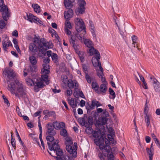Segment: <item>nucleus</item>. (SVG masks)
<instances>
[{"instance_id": "nucleus-1", "label": "nucleus", "mask_w": 160, "mask_h": 160, "mask_svg": "<svg viewBox=\"0 0 160 160\" xmlns=\"http://www.w3.org/2000/svg\"><path fill=\"white\" fill-rule=\"evenodd\" d=\"M109 134L107 135L108 139L105 138L104 139L103 136L102 135L98 139H95L94 140V143L97 146H99L101 150L104 149L108 153L110 152L111 149L110 142L114 145L117 143L116 141L114 139L113 137L115 134L112 128L111 131H109Z\"/></svg>"}, {"instance_id": "nucleus-2", "label": "nucleus", "mask_w": 160, "mask_h": 160, "mask_svg": "<svg viewBox=\"0 0 160 160\" xmlns=\"http://www.w3.org/2000/svg\"><path fill=\"white\" fill-rule=\"evenodd\" d=\"M8 82H8L7 89L11 94L14 95L19 98L26 94L25 88L21 82L18 80H15L14 82H12L10 83H9Z\"/></svg>"}, {"instance_id": "nucleus-3", "label": "nucleus", "mask_w": 160, "mask_h": 160, "mask_svg": "<svg viewBox=\"0 0 160 160\" xmlns=\"http://www.w3.org/2000/svg\"><path fill=\"white\" fill-rule=\"evenodd\" d=\"M43 68L41 69V78L40 81H38L37 79H36V82H35V85L34 87V89L36 92H38L39 90L36 89L37 87L38 88H43L44 86L43 82H45L47 85L49 83V80H48V74L50 73V68L49 65H46L45 64H42Z\"/></svg>"}, {"instance_id": "nucleus-4", "label": "nucleus", "mask_w": 160, "mask_h": 160, "mask_svg": "<svg viewBox=\"0 0 160 160\" xmlns=\"http://www.w3.org/2000/svg\"><path fill=\"white\" fill-rule=\"evenodd\" d=\"M102 114L103 116L104 115L105 117H99L98 120H96L95 122V125L97 128L101 127L102 128H104V125H105L107 122L108 118L107 117L109 116L108 112L105 110L103 112Z\"/></svg>"}, {"instance_id": "nucleus-5", "label": "nucleus", "mask_w": 160, "mask_h": 160, "mask_svg": "<svg viewBox=\"0 0 160 160\" xmlns=\"http://www.w3.org/2000/svg\"><path fill=\"white\" fill-rule=\"evenodd\" d=\"M65 140V144L66 145V150L70 153L71 157L76 158L77 156V152H76L74 149H72L71 145H72L73 143L71 139L69 137H66Z\"/></svg>"}, {"instance_id": "nucleus-6", "label": "nucleus", "mask_w": 160, "mask_h": 160, "mask_svg": "<svg viewBox=\"0 0 160 160\" xmlns=\"http://www.w3.org/2000/svg\"><path fill=\"white\" fill-rule=\"evenodd\" d=\"M74 22L76 25V29L78 33L82 32V33L85 34V27L82 19L80 18H76L74 19Z\"/></svg>"}, {"instance_id": "nucleus-7", "label": "nucleus", "mask_w": 160, "mask_h": 160, "mask_svg": "<svg viewBox=\"0 0 160 160\" xmlns=\"http://www.w3.org/2000/svg\"><path fill=\"white\" fill-rule=\"evenodd\" d=\"M34 42L38 43V46L41 48H42L43 46L48 49L53 47L52 43L46 41L44 38H42L40 40H39L38 38H35Z\"/></svg>"}, {"instance_id": "nucleus-8", "label": "nucleus", "mask_w": 160, "mask_h": 160, "mask_svg": "<svg viewBox=\"0 0 160 160\" xmlns=\"http://www.w3.org/2000/svg\"><path fill=\"white\" fill-rule=\"evenodd\" d=\"M79 121L82 126L85 127L91 126L93 123V119L92 118L85 116L79 118Z\"/></svg>"}, {"instance_id": "nucleus-9", "label": "nucleus", "mask_w": 160, "mask_h": 160, "mask_svg": "<svg viewBox=\"0 0 160 160\" xmlns=\"http://www.w3.org/2000/svg\"><path fill=\"white\" fill-rule=\"evenodd\" d=\"M0 11L2 13V15L3 20L7 21L10 16V14L8 7L5 4L0 6Z\"/></svg>"}, {"instance_id": "nucleus-10", "label": "nucleus", "mask_w": 160, "mask_h": 160, "mask_svg": "<svg viewBox=\"0 0 160 160\" xmlns=\"http://www.w3.org/2000/svg\"><path fill=\"white\" fill-rule=\"evenodd\" d=\"M85 34L86 33L84 34V33H82V34H80L79 33H77L75 34V36L81 42H83L86 46L89 47L92 45L93 43L89 39L85 38Z\"/></svg>"}, {"instance_id": "nucleus-11", "label": "nucleus", "mask_w": 160, "mask_h": 160, "mask_svg": "<svg viewBox=\"0 0 160 160\" xmlns=\"http://www.w3.org/2000/svg\"><path fill=\"white\" fill-rule=\"evenodd\" d=\"M98 53V55H97L96 57H93L92 58V62L94 67L96 68L98 67H100L101 66V64L99 60L100 58V55L99 52H97Z\"/></svg>"}, {"instance_id": "nucleus-12", "label": "nucleus", "mask_w": 160, "mask_h": 160, "mask_svg": "<svg viewBox=\"0 0 160 160\" xmlns=\"http://www.w3.org/2000/svg\"><path fill=\"white\" fill-rule=\"evenodd\" d=\"M3 73L7 76L8 78H13L15 76V74L13 70L8 68H6L4 71Z\"/></svg>"}, {"instance_id": "nucleus-13", "label": "nucleus", "mask_w": 160, "mask_h": 160, "mask_svg": "<svg viewBox=\"0 0 160 160\" xmlns=\"http://www.w3.org/2000/svg\"><path fill=\"white\" fill-rule=\"evenodd\" d=\"M86 2L84 0H78V5L79 6L78 8V11L81 14H82L85 11V5Z\"/></svg>"}, {"instance_id": "nucleus-14", "label": "nucleus", "mask_w": 160, "mask_h": 160, "mask_svg": "<svg viewBox=\"0 0 160 160\" xmlns=\"http://www.w3.org/2000/svg\"><path fill=\"white\" fill-rule=\"evenodd\" d=\"M58 140H56L55 142L50 145V142H48V148L50 151L53 150L55 152L56 150H58L60 148V147L58 144Z\"/></svg>"}, {"instance_id": "nucleus-15", "label": "nucleus", "mask_w": 160, "mask_h": 160, "mask_svg": "<svg viewBox=\"0 0 160 160\" xmlns=\"http://www.w3.org/2000/svg\"><path fill=\"white\" fill-rule=\"evenodd\" d=\"M151 79L153 80V86L154 90L157 92H160V83L154 77L150 78Z\"/></svg>"}, {"instance_id": "nucleus-16", "label": "nucleus", "mask_w": 160, "mask_h": 160, "mask_svg": "<svg viewBox=\"0 0 160 160\" xmlns=\"http://www.w3.org/2000/svg\"><path fill=\"white\" fill-rule=\"evenodd\" d=\"M68 87L70 89H75L77 88L78 87V84L77 81L75 80H72L70 79L68 80V84L67 85Z\"/></svg>"}, {"instance_id": "nucleus-17", "label": "nucleus", "mask_w": 160, "mask_h": 160, "mask_svg": "<svg viewBox=\"0 0 160 160\" xmlns=\"http://www.w3.org/2000/svg\"><path fill=\"white\" fill-rule=\"evenodd\" d=\"M92 135L93 138H95L94 141L95 139H98V138L100 136L101 137L102 135L103 136L104 138L105 137L104 133L102 134L101 130L99 128L97 129L96 130H93L92 133ZM99 138H98V139Z\"/></svg>"}, {"instance_id": "nucleus-18", "label": "nucleus", "mask_w": 160, "mask_h": 160, "mask_svg": "<svg viewBox=\"0 0 160 160\" xmlns=\"http://www.w3.org/2000/svg\"><path fill=\"white\" fill-rule=\"evenodd\" d=\"M99 70L98 69L96 70L97 75L101 79V80L102 82H106V79L105 77H103V70L102 68V66H100Z\"/></svg>"}, {"instance_id": "nucleus-19", "label": "nucleus", "mask_w": 160, "mask_h": 160, "mask_svg": "<svg viewBox=\"0 0 160 160\" xmlns=\"http://www.w3.org/2000/svg\"><path fill=\"white\" fill-rule=\"evenodd\" d=\"M53 126L55 129L57 130L65 128V124L63 122H53Z\"/></svg>"}, {"instance_id": "nucleus-20", "label": "nucleus", "mask_w": 160, "mask_h": 160, "mask_svg": "<svg viewBox=\"0 0 160 160\" xmlns=\"http://www.w3.org/2000/svg\"><path fill=\"white\" fill-rule=\"evenodd\" d=\"M147 108L146 105H145L144 108V114L145 115V122L146 124L147 127H148L150 125V119L152 118V117L151 115H148V112H146Z\"/></svg>"}, {"instance_id": "nucleus-21", "label": "nucleus", "mask_w": 160, "mask_h": 160, "mask_svg": "<svg viewBox=\"0 0 160 160\" xmlns=\"http://www.w3.org/2000/svg\"><path fill=\"white\" fill-rule=\"evenodd\" d=\"M73 15V12L72 9H69L67 11H65L64 13V16L66 20H69Z\"/></svg>"}, {"instance_id": "nucleus-22", "label": "nucleus", "mask_w": 160, "mask_h": 160, "mask_svg": "<svg viewBox=\"0 0 160 160\" xmlns=\"http://www.w3.org/2000/svg\"><path fill=\"white\" fill-rule=\"evenodd\" d=\"M108 90V87L105 84H102L100 85L99 88L98 93H101L103 95H105Z\"/></svg>"}, {"instance_id": "nucleus-23", "label": "nucleus", "mask_w": 160, "mask_h": 160, "mask_svg": "<svg viewBox=\"0 0 160 160\" xmlns=\"http://www.w3.org/2000/svg\"><path fill=\"white\" fill-rule=\"evenodd\" d=\"M68 103L72 108H75L77 106L76 99L71 97L68 98Z\"/></svg>"}, {"instance_id": "nucleus-24", "label": "nucleus", "mask_w": 160, "mask_h": 160, "mask_svg": "<svg viewBox=\"0 0 160 160\" xmlns=\"http://www.w3.org/2000/svg\"><path fill=\"white\" fill-rule=\"evenodd\" d=\"M62 81L61 85L63 88H66L67 86L68 82L69 80L68 79L67 76L65 75H62L61 77Z\"/></svg>"}, {"instance_id": "nucleus-25", "label": "nucleus", "mask_w": 160, "mask_h": 160, "mask_svg": "<svg viewBox=\"0 0 160 160\" xmlns=\"http://www.w3.org/2000/svg\"><path fill=\"white\" fill-rule=\"evenodd\" d=\"M29 52L32 53H35L38 51V48L34 43H32L30 44Z\"/></svg>"}, {"instance_id": "nucleus-26", "label": "nucleus", "mask_w": 160, "mask_h": 160, "mask_svg": "<svg viewBox=\"0 0 160 160\" xmlns=\"http://www.w3.org/2000/svg\"><path fill=\"white\" fill-rule=\"evenodd\" d=\"M64 0V4L65 7L67 9H70L73 7L72 3L74 2L75 0Z\"/></svg>"}, {"instance_id": "nucleus-27", "label": "nucleus", "mask_w": 160, "mask_h": 160, "mask_svg": "<svg viewBox=\"0 0 160 160\" xmlns=\"http://www.w3.org/2000/svg\"><path fill=\"white\" fill-rule=\"evenodd\" d=\"M27 20L31 22H36L37 17L34 16L32 14L29 13L27 14Z\"/></svg>"}, {"instance_id": "nucleus-28", "label": "nucleus", "mask_w": 160, "mask_h": 160, "mask_svg": "<svg viewBox=\"0 0 160 160\" xmlns=\"http://www.w3.org/2000/svg\"><path fill=\"white\" fill-rule=\"evenodd\" d=\"M92 88L97 93H98L99 91V85L96 81L92 82Z\"/></svg>"}, {"instance_id": "nucleus-29", "label": "nucleus", "mask_w": 160, "mask_h": 160, "mask_svg": "<svg viewBox=\"0 0 160 160\" xmlns=\"http://www.w3.org/2000/svg\"><path fill=\"white\" fill-rule=\"evenodd\" d=\"M89 48L88 53L91 56H92L95 54L96 56L98 55V53L97 52H98L97 50H96L94 48L91 46L88 47Z\"/></svg>"}, {"instance_id": "nucleus-30", "label": "nucleus", "mask_w": 160, "mask_h": 160, "mask_svg": "<svg viewBox=\"0 0 160 160\" xmlns=\"http://www.w3.org/2000/svg\"><path fill=\"white\" fill-rule=\"evenodd\" d=\"M3 48L4 51H7L8 47L12 46V44L10 41H5L2 42Z\"/></svg>"}, {"instance_id": "nucleus-31", "label": "nucleus", "mask_w": 160, "mask_h": 160, "mask_svg": "<svg viewBox=\"0 0 160 160\" xmlns=\"http://www.w3.org/2000/svg\"><path fill=\"white\" fill-rule=\"evenodd\" d=\"M32 7L36 13H39L40 12V7L38 4L36 3L32 4Z\"/></svg>"}, {"instance_id": "nucleus-32", "label": "nucleus", "mask_w": 160, "mask_h": 160, "mask_svg": "<svg viewBox=\"0 0 160 160\" xmlns=\"http://www.w3.org/2000/svg\"><path fill=\"white\" fill-rule=\"evenodd\" d=\"M26 81L27 84L29 86H33L35 85V79L33 80L30 78H28L26 79Z\"/></svg>"}, {"instance_id": "nucleus-33", "label": "nucleus", "mask_w": 160, "mask_h": 160, "mask_svg": "<svg viewBox=\"0 0 160 160\" xmlns=\"http://www.w3.org/2000/svg\"><path fill=\"white\" fill-rule=\"evenodd\" d=\"M146 151L148 154L149 156V160H152V158L153 155V150L149 149V148H146Z\"/></svg>"}, {"instance_id": "nucleus-34", "label": "nucleus", "mask_w": 160, "mask_h": 160, "mask_svg": "<svg viewBox=\"0 0 160 160\" xmlns=\"http://www.w3.org/2000/svg\"><path fill=\"white\" fill-rule=\"evenodd\" d=\"M73 36H71V38L70 40L71 43L72 44V46L75 50L78 48V45L75 44V41L73 39Z\"/></svg>"}, {"instance_id": "nucleus-35", "label": "nucleus", "mask_w": 160, "mask_h": 160, "mask_svg": "<svg viewBox=\"0 0 160 160\" xmlns=\"http://www.w3.org/2000/svg\"><path fill=\"white\" fill-rule=\"evenodd\" d=\"M29 60L30 63L32 65H35L37 63V61L35 57L33 56H31L29 57Z\"/></svg>"}, {"instance_id": "nucleus-36", "label": "nucleus", "mask_w": 160, "mask_h": 160, "mask_svg": "<svg viewBox=\"0 0 160 160\" xmlns=\"http://www.w3.org/2000/svg\"><path fill=\"white\" fill-rule=\"evenodd\" d=\"M132 45L134 48H135V44L138 43V38L135 35H133L132 36Z\"/></svg>"}, {"instance_id": "nucleus-37", "label": "nucleus", "mask_w": 160, "mask_h": 160, "mask_svg": "<svg viewBox=\"0 0 160 160\" xmlns=\"http://www.w3.org/2000/svg\"><path fill=\"white\" fill-rule=\"evenodd\" d=\"M60 134L63 137H66L68 136V132L65 128L62 129L60 131Z\"/></svg>"}, {"instance_id": "nucleus-38", "label": "nucleus", "mask_w": 160, "mask_h": 160, "mask_svg": "<svg viewBox=\"0 0 160 160\" xmlns=\"http://www.w3.org/2000/svg\"><path fill=\"white\" fill-rule=\"evenodd\" d=\"M109 91L110 94L112 95V97H110L109 98L111 99H114L116 97L115 93L114 91L111 88H109Z\"/></svg>"}, {"instance_id": "nucleus-39", "label": "nucleus", "mask_w": 160, "mask_h": 160, "mask_svg": "<svg viewBox=\"0 0 160 160\" xmlns=\"http://www.w3.org/2000/svg\"><path fill=\"white\" fill-rule=\"evenodd\" d=\"M86 127V129L85 130V132L86 133L88 134H92L93 130L92 127H90V126Z\"/></svg>"}, {"instance_id": "nucleus-40", "label": "nucleus", "mask_w": 160, "mask_h": 160, "mask_svg": "<svg viewBox=\"0 0 160 160\" xmlns=\"http://www.w3.org/2000/svg\"><path fill=\"white\" fill-rule=\"evenodd\" d=\"M69 20H66L65 22V27L64 28L71 29L72 28L71 23L69 21Z\"/></svg>"}, {"instance_id": "nucleus-41", "label": "nucleus", "mask_w": 160, "mask_h": 160, "mask_svg": "<svg viewBox=\"0 0 160 160\" xmlns=\"http://www.w3.org/2000/svg\"><path fill=\"white\" fill-rule=\"evenodd\" d=\"M55 152H56V154L59 157L58 158V159L59 160V159L60 157H62V151L60 149H58V150H56L55 151Z\"/></svg>"}, {"instance_id": "nucleus-42", "label": "nucleus", "mask_w": 160, "mask_h": 160, "mask_svg": "<svg viewBox=\"0 0 160 160\" xmlns=\"http://www.w3.org/2000/svg\"><path fill=\"white\" fill-rule=\"evenodd\" d=\"M97 103H98V101H97L96 99L93 100L92 101L91 104L90 106V108L92 109H94Z\"/></svg>"}, {"instance_id": "nucleus-43", "label": "nucleus", "mask_w": 160, "mask_h": 160, "mask_svg": "<svg viewBox=\"0 0 160 160\" xmlns=\"http://www.w3.org/2000/svg\"><path fill=\"white\" fill-rule=\"evenodd\" d=\"M51 58L52 60L54 62H56L57 61L58 56L55 53H53L51 56Z\"/></svg>"}, {"instance_id": "nucleus-44", "label": "nucleus", "mask_w": 160, "mask_h": 160, "mask_svg": "<svg viewBox=\"0 0 160 160\" xmlns=\"http://www.w3.org/2000/svg\"><path fill=\"white\" fill-rule=\"evenodd\" d=\"M108 160H114V157L112 152L107 154Z\"/></svg>"}, {"instance_id": "nucleus-45", "label": "nucleus", "mask_w": 160, "mask_h": 160, "mask_svg": "<svg viewBox=\"0 0 160 160\" xmlns=\"http://www.w3.org/2000/svg\"><path fill=\"white\" fill-rule=\"evenodd\" d=\"M46 139L48 141L51 142L53 141L54 138L53 136L50 135H48L46 137Z\"/></svg>"}, {"instance_id": "nucleus-46", "label": "nucleus", "mask_w": 160, "mask_h": 160, "mask_svg": "<svg viewBox=\"0 0 160 160\" xmlns=\"http://www.w3.org/2000/svg\"><path fill=\"white\" fill-rule=\"evenodd\" d=\"M47 133L49 135H50L52 136H54L55 135L56 133V132L55 130H52V131H48Z\"/></svg>"}, {"instance_id": "nucleus-47", "label": "nucleus", "mask_w": 160, "mask_h": 160, "mask_svg": "<svg viewBox=\"0 0 160 160\" xmlns=\"http://www.w3.org/2000/svg\"><path fill=\"white\" fill-rule=\"evenodd\" d=\"M85 77L88 82L89 84L91 83L92 79L90 76L88 74H86Z\"/></svg>"}, {"instance_id": "nucleus-48", "label": "nucleus", "mask_w": 160, "mask_h": 160, "mask_svg": "<svg viewBox=\"0 0 160 160\" xmlns=\"http://www.w3.org/2000/svg\"><path fill=\"white\" fill-rule=\"evenodd\" d=\"M35 135V134L33 133H30L29 134V136L30 137L32 138V139H33L35 141H36L37 142H38V138L33 136Z\"/></svg>"}, {"instance_id": "nucleus-49", "label": "nucleus", "mask_w": 160, "mask_h": 160, "mask_svg": "<svg viewBox=\"0 0 160 160\" xmlns=\"http://www.w3.org/2000/svg\"><path fill=\"white\" fill-rule=\"evenodd\" d=\"M82 68L84 72L86 74H87L88 72V66L85 64H83L82 65Z\"/></svg>"}, {"instance_id": "nucleus-50", "label": "nucleus", "mask_w": 160, "mask_h": 160, "mask_svg": "<svg viewBox=\"0 0 160 160\" xmlns=\"http://www.w3.org/2000/svg\"><path fill=\"white\" fill-rule=\"evenodd\" d=\"M64 31L66 34L68 36H72L71 35L72 32L70 31L67 28H64Z\"/></svg>"}, {"instance_id": "nucleus-51", "label": "nucleus", "mask_w": 160, "mask_h": 160, "mask_svg": "<svg viewBox=\"0 0 160 160\" xmlns=\"http://www.w3.org/2000/svg\"><path fill=\"white\" fill-rule=\"evenodd\" d=\"M12 139L11 140V143L13 148L16 147V142L14 138H13L12 137V135H11Z\"/></svg>"}, {"instance_id": "nucleus-52", "label": "nucleus", "mask_w": 160, "mask_h": 160, "mask_svg": "<svg viewBox=\"0 0 160 160\" xmlns=\"http://www.w3.org/2000/svg\"><path fill=\"white\" fill-rule=\"evenodd\" d=\"M59 160H70L69 158L67 156H63L59 158Z\"/></svg>"}, {"instance_id": "nucleus-53", "label": "nucleus", "mask_w": 160, "mask_h": 160, "mask_svg": "<svg viewBox=\"0 0 160 160\" xmlns=\"http://www.w3.org/2000/svg\"><path fill=\"white\" fill-rule=\"evenodd\" d=\"M54 128L53 124H52V125L51 124H48V131L54 130Z\"/></svg>"}, {"instance_id": "nucleus-54", "label": "nucleus", "mask_w": 160, "mask_h": 160, "mask_svg": "<svg viewBox=\"0 0 160 160\" xmlns=\"http://www.w3.org/2000/svg\"><path fill=\"white\" fill-rule=\"evenodd\" d=\"M48 114L49 117H54L55 115V112L53 111H51L49 112Z\"/></svg>"}, {"instance_id": "nucleus-55", "label": "nucleus", "mask_w": 160, "mask_h": 160, "mask_svg": "<svg viewBox=\"0 0 160 160\" xmlns=\"http://www.w3.org/2000/svg\"><path fill=\"white\" fill-rule=\"evenodd\" d=\"M98 157L101 160H104L105 156L104 155L103 153H100L98 154Z\"/></svg>"}, {"instance_id": "nucleus-56", "label": "nucleus", "mask_w": 160, "mask_h": 160, "mask_svg": "<svg viewBox=\"0 0 160 160\" xmlns=\"http://www.w3.org/2000/svg\"><path fill=\"white\" fill-rule=\"evenodd\" d=\"M66 93L68 96H71L72 94V91L71 89H68L66 91Z\"/></svg>"}, {"instance_id": "nucleus-57", "label": "nucleus", "mask_w": 160, "mask_h": 160, "mask_svg": "<svg viewBox=\"0 0 160 160\" xmlns=\"http://www.w3.org/2000/svg\"><path fill=\"white\" fill-rule=\"evenodd\" d=\"M43 62L45 63L44 64L48 65L47 64H48L49 62H50V59L49 58H45L43 59Z\"/></svg>"}, {"instance_id": "nucleus-58", "label": "nucleus", "mask_w": 160, "mask_h": 160, "mask_svg": "<svg viewBox=\"0 0 160 160\" xmlns=\"http://www.w3.org/2000/svg\"><path fill=\"white\" fill-rule=\"evenodd\" d=\"M12 35L13 36H15L17 37L18 36V31L16 30L13 31L12 33Z\"/></svg>"}, {"instance_id": "nucleus-59", "label": "nucleus", "mask_w": 160, "mask_h": 160, "mask_svg": "<svg viewBox=\"0 0 160 160\" xmlns=\"http://www.w3.org/2000/svg\"><path fill=\"white\" fill-rule=\"evenodd\" d=\"M41 112L40 111H38L36 112L34 114V117H37L38 116H39L40 115Z\"/></svg>"}, {"instance_id": "nucleus-60", "label": "nucleus", "mask_w": 160, "mask_h": 160, "mask_svg": "<svg viewBox=\"0 0 160 160\" xmlns=\"http://www.w3.org/2000/svg\"><path fill=\"white\" fill-rule=\"evenodd\" d=\"M74 146H73L72 145H71V147H72V149L73 150V149H75L76 152H77V144L76 143H74Z\"/></svg>"}, {"instance_id": "nucleus-61", "label": "nucleus", "mask_w": 160, "mask_h": 160, "mask_svg": "<svg viewBox=\"0 0 160 160\" xmlns=\"http://www.w3.org/2000/svg\"><path fill=\"white\" fill-rule=\"evenodd\" d=\"M142 87L145 89H148V86L147 84L145 81L142 82Z\"/></svg>"}, {"instance_id": "nucleus-62", "label": "nucleus", "mask_w": 160, "mask_h": 160, "mask_svg": "<svg viewBox=\"0 0 160 160\" xmlns=\"http://www.w3.org/2000/svg\"><path fill=\"white\" fill-rule=\"evenodd\" d=\"M157 146L159 148H160V142L158 140V139H156L154 141Z\"/></svg>"}, {"instance_id": "nucleus-63", "label": "nucleus", "mask_w": 160, "mask_h": 160, "mask_svg": "<svg viewBox=\"0 0 160 160\" xmlns=\"http://www.w3.org/2000/svg\"><path fill=\"white\" fill-rule=\"evenodd\" d=\"M145 140L147 143H149L151 141V138L148 136H146L145 137Z\"/></svg>"}, {"instance_id": "nucleus-64", "label": "nucleus", "mask_w": 160, "mask_h": 160, "mask_svg": "<svg viewBox=\"0 0 160 160\" xmlns=\"http://www.w3.org/2000/svg\"><path fill=\"white\" fill-rule=\"evenodd\" d=\"M38 126L39 128V131H42V129L40 120H39L38 121Z\"/></svg>"}]
</instances>
